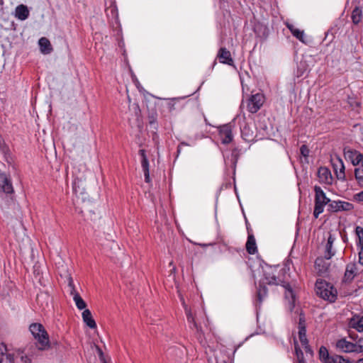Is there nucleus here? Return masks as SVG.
<instances>
[{"label": "nucleus", "instance_id": "nucleus-10", "mask_svg": "<svg viewBox=\"0 0 363 363\" xmlns=\"http://www.w3.org/2000/svg\"><path fill=\"white\" fill-rule=\"evenodd\" d=\"M331 162L337 179L342 181H346V176L345 173V167L342 159L337 155L335 157V160L332 159Z\"/></svg>", "mask_w": 363, "mask_h": 363}, {"label": "nucleus", "instance_id": "nucleus-52", "mask_svg": "<svg viewBox=\"0 0 363 363\" xmlns=\"http://www.w3.org/2000/svg\"><path fill=\"white\" fill-rule=\"evenodd\" d=\"M290 343L294 344L295 345V333L294 331L291 333V335L290 337Z\"/></svg>", "mask_w": 363, "mask_h": 363}, {"label": "nucleus", "instance_id": "nucleus-35", "mask_svg": "<svg viewBox=\"0 0 363 363\" xmlns=\"http://www.w3.org/2000/svg\"><path fill=\"white\" fill-rule=\"evenodd\" d=\"M81 182H82V181L80 179H79L78 178L75 179L73 182V185H72L73 191L76 194H83V189H81L80 185H79Z\"/></svg>", "mask_w": 363, "mask_h": 363}, {"label": "nucleus", "instance_id": "nucleus-44", "mask_svg": "<svg viewBox=\"0 0 363 363\" xmlns=\"http://www.w3.org/2000/svg\"><path fill=\"white\" fill-rule=\"evenodd\" d=\"M354 199L355 201H357L358 202L363 201V190L362 191H360L359 193L356 194L354 196Z\"/></svg>", "mask_w": 363, "mask_h": 363}, {"label": "nucleus", "instance_id": "nucleus-17", "mask_svg": "<svg viewBox=\"0 0 363 363\" xmlns=\"http://www.w3.org/2000/svg\"><path fill=\"white\" fill-rule=\"evenodd\" d=\"M335 354L330 355L328 348L323 345L320 346L318 350V358L322 363H334Z\"/></svg>", "mask_w": 363, "mask_h": 363}, {"label": "nucleus", "instance_id": "nucleus-13", "mask_svg": "<svg viewBox=\"0 0 363 363\" xmlns=\"http://www.w3.org/2000/svg\"><path fill=\"white\" fill-rule=\"evenodd\" d=\"M0 191L6 194H13V187L11 179L6 173L0 170Z\"/></svg>", "mask_w": 363, "mask_h": 363}, {"label": "nucleus", "instance_id": "nucleus-47", "mask_svg": "<svg viewBox=\"0 0 363 363\" xmlns=\"http://www.w3.org/2000/svg\"><path fill=\"white\" fill-rule=\"evenodd\" d=\"M349 337L352 340H354V341H357V340L358 339V335L357 333H355L354 332H349Z\"/></svg>", "mask_w": 363, "mask_h": 363}, {"label": "nucleus", "instance_id": "nucleus-55", "mask_svg": "<svg viewBox=\"0 0 363 363\" xmlns=\"http://www.w3.org/2000/svg\"><path fill=\"white\" fill-rule=\"evenodd\" d=\"M135 109H136V111H135L136 115H140V109L139 106L138 104L135 105Z\"/></svg>", "mask_w": 363, "mask_h": 363}, {"label": "nucleus", "instance_id": "nucleus-61", "mask_svg": "<svg viewBox=\"0 0 363 363\" xmlns=\"http://www.w3.org/2000/svg\"><path fill=\"white\" fill-rule=\"evenodd\" d=\"M216 65V61L215 60V61L213 62V66H215Z\"/></svg>", "mask_w": 363, "mask_h": 363}, {"label": "nucleus", "instance_id": "nucleus-29", "mask_svg": "<svg viewBox=\"0 0 363 363\" xmlns=\"http://www.w3.org/2000/svg\"><path fill=\"white\" fill-rule=\"evenodd\" d=\"M300 153H301V162H305L306 164L309 163L308 157L310 153V150L306 145H302L300 147Z\"/></svg>", "mask_w": 363, "mask_h": 363}, {"label": "nucleus", "instance_id": "nucleus-54", "mask_svg": "<svg viewBox=\"0 0 363 363\" xmlns=\"http://www.w3.org/2000/svg\"><path fill=\"white\" fill-rule=\"evenodd\" d=\"M355 343H357V344H358L359 345H363V337H358V339L357 340Z\"/></svg>", "mask_w": 363, "mask_h": 363}, {"label": "nucleus", "instance_id": "nucleus-16", "mask_svg": "<svg viewBox=\"0 0 363 363\" xmlns=\"http://www.w3.org/2000/svg\"><path fill=\"white\" fill-rule=\"evenodd\" d=\"M69 286L72 288L71 290V294L73 295V300L75 302L76 306L79 310H83L86 308V302L82 299L81 296L77 293L74 287L73 281L72 278H70L69 281Z\"/></svg>", "mask_w": 363, "mask_h": 363}, {"label": "nucleus", "instance_id": "nucleus-51", "mask_svg": "<svg viewBox=\"0 0 363 363\" xmlns=\"http://www.w3.org/2000/svg\"><path fill=\"white\" fill-rule=\"evenodd\" d=\"M182 145H186V146H189L190 145L189 144L185 143V142H182L180 143V144L178 145L177 147V154H179L181 152V147Z\"/></svg>", "mask_w": 363, "mask_h": 363}, {"label": "nucleus", "instance_id": "nucleus-2", "mask_svg": "<svg viewBox=\"0 0 363 363\" xmlns=\"http://www.w3.org/2000/svg\"><path fill=\"white\" fill-rule=\"evenodd\" d=\"M315 290L317 296L321 298L330 303L335 302L337 297V291L331 283L324 279H318L315 284Z\"/></svg>", "mask_w": 363, "mask_h": 363}, {"label": "nucleus", "instance_id": "nucleus-63", "mask_svg": "<svg viewBox=\"0 0 363 363\" xmlns=\"http://www.w3.org/2000/svg\"><path fill=\"white\" fill-rule=\"evenodd\" d=\"M224 363H227L226 362H224Z\"/></svg>", "mask_w": 363, "mask_h": 363}, {"label": "nucleus", "instance_id": "nucleus-25", "mask_svg": "<svg viewBox=\"0 0 363 363\" xmlns=\"http://www.w3.org/2000/svg\"><path fill=\"white\" fill-rule=\"evenodd\" d=\"M82 318L83 321L89 328L91 329L96 328V323L92 317L91 311L89 309H85L82 312Z\"/></svg>", "mask_w": 363, "mask_h": 363}, {"label": "nucleus", "instance_id": "nucleus-5", "mask_svg": "<svg viewBox=\"0 0 363 363\" xmlns=\"http://www.w3.org/2000/svg\"><path fill=\"white\" fill-rule=\"evenodd\" d=\"M256 127L252 123L245 121L240 125L241 136L244 140L247 143L253 142L256 140Z\"/></svg>", "mask_w": 363, "mask_h": 363}, {"label": "nucleus", "instance_id": "nucleus-34", "mask_svg": "<svg viewBox=\"0 0 363 363\" xmlns=\"http://www.w3.org/2000/svg\"><path fill=\"white\" fill-rule=\"evenodd\" d=\"M334 363H354V361L347 357L335 354V359Z\"/></svg>", "mask_w": 363, "mask_h": 363}, {"label": "nucleus", "instance_id": "nucleus-59", "mask_svg": "<svg viewBox=\"0 0 363 363\" xmlns=\"http://www.w3.org/2000/svg\"><path fill=\"white\" fill-rule=\"evenodd\" d=\"M342 239H343V241H344L345 242H347V238H346V237L342 238Z\"/></svg>", "mask_w": 363, "mask_h": 363}, {"label": "nucleus", "instance_id": "nucleus-8", "mask_svg": "<svg viewBox=\"0 0 363 363\" xmlns=\"http://www.w3.org/2000/svg\"><path fill=\"white\" fill-rule=\"evenodd\" d=\"M264 101V96L262 94L257 93L252 94L247 101V110L252 113H257Z\"/></svg>", "mask_w": 363, "mask_h": 363}, {"label": "nucleus", "instance_id": "nucleus-31", "mask_svg": "<svg viewBox=\"0 0 363 363\" xmlns=\"http://www.w3.org/2000/svg\"><path fill=\"white\" fill-rule=\"evenodd\" d=\"M354 174L357 184L360 187L363 188V167H356Z\"/></svg>", "mask_w": 363, "mask_h": 363}, {"label": "nucleus", "instance_id": "nucleus-50", "mask_svg": "<svg viewBox=\"0 0 363 363\" xmlns=\"http://www.w3.org/2000/svg\"><path fill=\"white\" fill-rule=\"evenodd\" d=\"M21 361L23 363H31V359L27 356H22Z\"/></svg>", "mask_w": 363, "mask_h": 363}, {"label": "nucleus", "instance_id": "nucleus-23", "mask_svg": "<svg viewBox=\"0 0 363 363\" xmlns=\"http://www.w3.org/2000/svg\"><path fill=\"white\" fill-rule=\"evenodd\" d=\"M335 241V238L332 234H329L328 238L327 243L325 245V250L324 256L327 259H330L335 254V251L333 250V242Z\"/></svg>", "mask_w": 363, "mask_h": 363}, {"label": "nucleus", "instance_id": "nucleus-3", "mask_svg": "<svg viewBox=\"0 0 363 363\" xmlns=\"http://www.w3.org/2000/svg\"><path fill=\"white\" fill-rule=\"evenodd\" d=\"M29 330L37 340L36 346L40 350H45L50 347L49 336L44 326L38 323H32Z\"/></svg>", "mask_w": 363, "mask_h": 363}, {"label": "nucleus", "instance_id": "nucleus-21", "mask_svg": "<svg viewBox=\"0 0 363 363\" xmlns=\"http://www.w3.org/2000/svg\"><path fill=\"white\" fill-rule=\"evenodd\" d=\"M349 327L358 332H363V315H354L350 319Z\"/></svg>", "mask_w": 363, "mask_h": 363}, {"label": "nucleus", "instance_id": "nucleus-37", "mask_svg": "<svg viewBox=\"0 0 363 363\" xmlns=\"http://www.w3.org/2000/svg\"><path fill=\"white\" fill-rule=\"evenodd\" d=\"M296 362L298 363H307L303 359V353L302 350L298 347V342H296Z\"/></svg>", "mask_w": 363, "mask_h": 363}, {"label": "nucleus", "instance_id": "nucleus-1", "mask_svg": "<svg viewBox=\"0 0 363 363\" xmlns=\"http://www.w3.org/2000/svg\"><path fill=\"white\" fill-rule=\"evenodd\" d=\"M294 266L291 259H287L282 269H279V266H271L266 263L262 265L263 271V279L260 281L257 289L256 305L260 306L264 298L267 295V288L265 284L279 285L281 284L285 289L284 299L285 305L289 311L292 313L295 307V292L289 284L290 267Z\"/></svg>", "mask_w": 363, "mask_h": 363}, {"label": "nucleus", "instance_id": "nucleus-6", "mask_svg": "<svg viewBox=\"0 0 363 363\" xmlns=\"http://www.w3.org/2000/svg\"><path fill=\"white\" fill-rule=\"evenodd\" d=\"M345 158L350 160L354 166L361 164L363 167V154L359 151L352 149L348 146L343 148Z\"/></svg>", "mask_w": 363, "mask_h": 363}, {"label": "nucleus", "instance_id": "nucleus-28", "mask_svg": "<svg viewBox=\"0 0 363 363\" xmlns=\"http://www.w3.org/2000/svg\"><path fill=\"white\" fill-rule=\"evenodd\" d=\"M296 39L302 42L303 44L309 45L312 43V38L305 35L303 30L296 28Z\"/></svg>", "mask_w": 363, "mask_h": 363}, {"label": "nucleus", "instance_id": "nucleus-33", "mask_svg": "<svg viewBox=\"0 0 363 363\" xmlns=\"http://www.w3.org/2000/svg\"><path fill=\"white\" fill-rule=\"evenodd\" d=\"M186 318H187L188 322L189 323L192 324L194 328H195L199 331L200 329V327L198 326L197 323L195 321L194 317L191 314V311L189 310H188L187 308H186Z\"/></svg>", "mask_w": 363, "mask_h": 363}, {"label": "nucleus", "instance_id": "nucleus-48", "mask_svg": "<svg viewBox=\"0 0 363 363\" xmlns=\"http://www.w3.org/2000/svg\"><path fill=\"white\" fill-rule=\"evenodd\" d=\"M358 255H359V261H358V262L361 265H363V250H359V252Z\"/></svg>", "mask_w": 363, "mask_h": 363}, {"label": "nucleus", "instance_id": "nucleus-58", "mask_svg": "<svg viewBox=\"0 0 363 363\" xmlns=\"http://www.w3.org/2000/svg\"><path fill=\"white\" fill-rule=\"evenodd\" d=\"M302 75H303V72H301L300 74H296V77H299L300 76H302Z\"/></svg>", "mask_w": 363, "mask_h": 363}, {"label": "nucleus", "instance_id": "nucleus-38", "mask_svg": "<svg viewBox=\"0 0 363 363\" xmlns=\"http://www.w3.org/2000/svg\"><path fill=\"white\" fill-rule=\"evenodd\" d=\"M348 103L350 106V107L353 109V110H356L357 112H359V108H360L361 106V103L359 102V101H357L354 99H352V98H349V101H348Z\"/></svg>", "mask_w": 363, "mask_h": 363}, {"label": "nucleus", "instance_id": "nucleus-40", "mask_svg": "<svg viewBox=\"0 0 363 363\" xmlns=\"http://www.w3.org/2000/svg\"><path fill=\"white\" fill-rule=\"evenodd\" d=\"M0 150L4 155H6L9 152V147L4 143V141L1 140H0Z\"/></svg>", "mask_w": 363, "mask_h": 363}, {"label": "nucleus", "instance_id": "nucleus-36", "mask_svg": "<svg viewBox=\"0 0 363 363\" xmlns=\"http://www.w3.org/2000/svg\"><path fill=\"white\" fill-rule=\"evenodd\" d=\"M106 12L107 15H111L113 18H118V9L115 5L111 6L109 8H108Z\"/></svg>", "mask_w": 363, "mask_h": 363}, {"label": "nucleus", "instance_id": "nucleus-45", "mask_svg": "<svg viewBox=\"0 0 363 363\" xmlns=\"http://www.w3.org/2000/svg\"><path fill=\"white\" fill-rule=\"evenodd\" d=\"M357 247L359 250H363V238H357Z\"/></svg>", "mask_w": 363, "mask_h": 363}, {"label": "nucleus", "instance_id": "nucleus-19", "mask_svg": "<svg viewBox=\"0 0 363 363\" xmlns=\"http://www.w3.org/2000/svg\"><path fill=\"white\" fill-rule=\"evenodd\" d=\"M158 114L156 111H152L148 113L147 121L150 128L154 135H157V131L159 128L157 122Z\"/></svg>", "mask_w": 363, "mask_h": 363}, {"label": "nucleus", "instance_id": "nucleus-24", "mask_svg": "<svg viewBox=\"0 0 363 363\" xmlns=\"http://www.w3.org/2000/svg\"><path fill=\"white\" fill-rule=\"evenodd\" d=\"M30 12L28 7L24 4H20L15 9V16L21 20L25 21L29 16Z\"/></svg>", "mask_w": 363, "mask_h": 363}, {"label": "nucleus", "instance_id": "nucleus-43", "mask_svg": "<svg viewBox=\"0 0 363 363\" xmlns=\"http://www.w3.org/2000/svg\"><path fill=\"white\" fill-rule=\"evenodd\" d=\"M354 351L352 352L355 353H361L363 352V345H359L357 343H354V347L353 348Z\"/></svg>", "mask_w": 363, "mask_h": 363}, {"label": "nucleus", "instance_id": "nucleus-7", "mask_svg": "<svg viewBox=\"0 0 363 363\" xmlns=\"http://www.w3.org/2000/svg\"><path fill=\"white\" fill-rule=\"evenodd\" d=\"M354 205L352 203L344 201H333L328 206L327 211L330 213H335L340 211H350L353 210Z\"/></svg>", "mask_w": 363, "mask_h": 363}, {"label": "nucleus", "instance_id": "nucleus-46", "mask_svg": "<svg viewBox=\"0 0 363 363\" xmlns=\"http://www.w3.org/2000/svg\"><path fill=\"white\" fill-rule=\"evenodd\" d=\"M144 176H145V182L146 183L150 182V170L143 171Z\"/></svg>", "mask_w": 363, "mask_h": 363}, {"label": "nucleus", "instance_id": "nucleus-18", "mask_svg": "<svg viewBox=\"0 0 363 363\" xmlns=\"http://www.w3.org/2000/svg\"><path fill=\"white\" fill-rule=\"evenodd\" d=\"M356 269L357 265L355 263H350L347 264L342 281L345 283H350L356 275Z\"/></svg>", "mask_w": 363, "mask_h": 363}, {"label": "nucleus", "instance_id": "nucleus-4", "mask_svg": "<svg viewBox=\"0 0 363 363\" xmlns=\"http://www.w3.org/2000/svg\"><path fill=\"white\" fill-rule=\"evenodd\" d=\"M314 191L315 198L313 216L315 218H318L319 215L323 212L324 207L325 206H329L330 203H332L333 201L327 197L325 193L323 191L321 187L315 186Z\"/></svg>", "mask_w": 363, "mask_h": 363}, {"label": "nucleus", "instance_id": "nucleus-20", "mask_svg": "<svg viewBox=\"0 0 363 363\" xmlns=\"http://www.w3.org/2000/svg\"><path fill=\"white\" fill-rule=\"evenodd\" d=\"M336 347L344 352L350 353L354 351V343L347 341L345 338H342L337 341Z\"/></svg>", "mask_w": 363, "mask_h": 363}, {"label": "nucleus", "instance_id": "nucleus-57", "mask_svg": "<svg viewBox=\"0 0 363 363\" xmlns=\"http://www.w3.org/2000/svg\"><path fill=\"white\" fill-rule=\"evenodd\" d=\"M356 363H363V357L361 359H359Z\"/></svg>", "mask_w": 363, "mask_h": 363}, {"label": "nucleus", "instance_id": "nucleus-22", "mask_svg": "<svg viewBox=\"0 0 363 363\" xmlns=\"http://www.w3.org/2000/svg\"><path fill=\"white\" fill-rule=\"evenodd\" d=\"M248 237L246 242V250L250 255H255L257 252V247L254 235L250 232L247 228Z\"/></svg>", "mask_w": 363, "mask_h": 363}, {"label": "nucleus", "instance_id": "nucleus-60", "mask_svg": "<svg viewBox=\"0 0 363 363\" xmlns=\"http://www.w3.org/2000/svg\"><path fill=\"white\" fill-rule=\"evenodd\" d=\"M298 229H296V236L298 235Z\"/></svg>", "mask_w": 363, "mask_h": 363}, {"label": "nucleus", "instance_id": "nucleus-11", "mask_svg": "<svg viewBox=\"0 0 363 363\" xmlns=\"http://www.w3.org/2000/svg\"><path fill=\"white\" fill-rule=\"evenodd\" d=\"M324 257H318L315 260V268L319 276L325 277L329 273L330 263L328 262Z\"/></svg>", "mask_w": 363, "mask_h": 363}, {"label": "nucleus", "instance_id": "nucleus-15", "mask_svg": "<svg viewBox=\"0 0 363 363\" xmlns=\"http://www.w3.org/2000/svg\"><path fill=\"white\" fill-rule=\"evenodd\" d=\"M298 328V338L300 342H303L306 343L305 340H306V323L305 314L302 311H301V313H299Z\"/></svg>", "mask_w": 363, "mask_h": 363}, {"label": "nucleus", "instance_id": "nucleus-62", "mask_svg": "<svg viewBox=\"0 0 363 363\" xmlns=\"http://www.w3.org/2000/svg\"><path fill=\"white\" fill-rule=\"evenodd\" d=\"M0 363H2V361H1V359H0Z\"/></svg>", "mask_w": 363, "mask_h": 363}, {"label": "nucleus", "instance_id": "nucleus-30", "mask_svg": "<svg viewBox=\"0 0 363 363\" xmlns=\"http://www.w3.org/2000/svg\"><path fill=\"white\" fill-rule=\"evenodd\" d=\"M139 155L141 157V166L143 171H147L149 169V160L146 155V151L143 149L139 150Z\"/></svg>", "mask_w": 363, "mask_h": 363}, {"label": "nucleus", "instance_id": "nucleus-26", "mask_svg": "<svg viewBox=\"0 0 363 363\" xmlns=\"http://www.w3.org/2000/svg\"><path fill=\"white\" fill-rule=\"evenodd\" d=\"M362 9L359 6H355L352 11L351 18L354 25H358L362 20Z\"/></svg>", "mask_w": 363, "mask_h": 363}, {"label": "nucleus", "instance_id": "nucleus-9", "mask_svg": "<svg viewBox=\"0 0 363 363\" xmlns=\"http://www.w3.org/2000/svg\"><path fill=\"white\" fill-rule=\"evenodd\" d=\"M219 136L221 139L222 143L229 144L233 141V125L231 123H227L220 125L218 128Z\"/></svg>", "mask_w": 363, "mask_h": 363}, {"label": "nucleus", "instance_id": "nucleus-14", "mask_svg": "<svg viewBox=\"0 0 363 363\" xmlns=\"http://www.w3.org/2000/svg\"><path fill=\"white\" fill-rule=\"evenodd\" d=\"M320 183L330 185L333 183V176L330 170L326 167H320L318 169L317 172Z\"/></svg>", "mask_w": 363, "mask_h": 363}, {"label": "nucleus", "instance_id": "nucleus-32", "mask_svg": "<svg viewBox=\"0 0 363 363\" xmlns=\"http://www.w3.org/2000/svg\"><path fill=\"white\" fill-rule=\"evenodd\" d=\"M305 341L306 343L303 342H300L304 349L306 356L308 357L309 358H313L314 355V352L308 344V340L306 338V340Z\"/></svg>", "mask_w": 363, "mask_h": 363}, {"label": "nucleus", "instance_id": "nucleus-39", "mask_svg": "<svg viewBox=\"0 0 363 363\" xmlns=\"http://www.w3.org/2000/svg\"><path fill=\"white\" fill-rule=\"evenodd\" d=\"M84 213V216L86 220H96L97 218V216L96 215V213L91 210H88Z\"/></svg>", "mask_w": 363, "mask_h": 363}, {"label": "nucleus", "instance_id": "nucleus-42", "mask_svg": "<svg viewBox=\"0 0 363 363\" xmlns=\"http://www.w3.org/2000/svg\"><path fill=\"white\" fill-rule=\"evenodd\" d=\"M96 350H97V352H98V354L99 356L100 360L103 363H107L106 359H105V358H104V353H103V351L101 350V349L100 347H97Z\"/></svg>", "mask_w": 363, "mask_h": 363}, {"label": "nucleus", "instance_id": "nucleus-12", "mask_svg": "<svg viewBox=\"0 0 363 363\" xmlns=\"http://www.w3.org/2000/svg\"><path fill=\"white\" fill-rule=\"evenodd\" d=\"M216 58L222 64L234 66V60L231 56L230 52L226 48L222 47L218 50Z\"/></svg>", "mask_w": 363, "mask_h": 363}, {"label": "nucleus", "instance_id": "nucleus-49", "mask_svg": "<svg viewBox=\"0 0 363 363\" xmlns=\"http://www.w3.org/2000/svg\"><path fill=\"white\" fill-rule=\"evenodd\" d=\"M174 99H170L169 102L168 103V108H169V111H172V110H174L175 108H174Z\"/></svg>", "mask_w": 363, "mask_h": 363}, {"label": "nucleus", "instance_id": "nucleus-41", "mask_svg": "<svg viewBox=\"0 0 363 363\" xmlns=\"http://www.w3.org/2000/svg\"><path fill=\"white\" fill-rule=\"evenodd\" d=\"M355 233L357 238H363V228L361 226H357L355 228Z\"/></svg>", "mask_w": 363, "mask_h": 363}, {"label": "nucleus", "instance_id": "nucleus-56", "mask_svg": "<svg viewBox=\"0 0 363 363\" xmlns=\"http://www.w3.org/2000/svg\"><path fill=\"white\" fill-rule=\"evenodd\" d=\"M295 247V241L294 242V244H293V246H292V248H291V250L290 252V254H289V257H291L292 255V252H293V249L294 247Z\"/></svg>", "mask_w": 363, "mask_h": 363}, {"label": "nucleus", "instance_id": "nucleus-27", "mask_svg": "<svg viewBox=\"0 0 363 363\" xmlns=\"http://www.w3.org/2000/svg\"><path fill=\"white\" fill-rule=\"evenodd\" d=\"M41 51L43 53H50L52 50V47L50 40L43 37L38 41Z\"/></svg>", "mask_w": 363, "mask_h": 363}, {"label": "nucleus", "instance_id": "nucleus-53", "mask_svg": "<svg viewBox=\"0 0 363 363\" xmlns=\"http://www.w3.org/2000/svg\"><path fill=\"white\" fill-rule=\"evenodd\" d=\"M287 27L289 28V29L291 32L292 35L294 36H295V28H294V26L293 25L287 24Z\"/></svg>", "mask_w": 363, "mask_h": 363}]
</instances>
